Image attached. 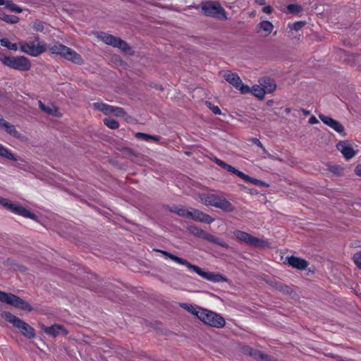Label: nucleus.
Wrapping results in <instances>:
<instances>
[{"instance_id":"nucleus-1","label":"nucleus","mask_w":361,"mask_h":361,"mask_svg":"<svg viewBox=\"0 0 361 361\" xmlns=\"http://www.w3.org/2000/svg\"><path fill=\"white\" fill-rule=\"evenodd\" d=\"M47 47L51 54L59 55L61 57L75 64L80 66L84 63V60L79 54L59 42L49 44Z\"/></svg>"},{"instance_id":"nucleus-2","label":"nucleus","mask_w":361,"mask_h":361,"mask_svg":"<svg viewBox=\"0 0 361 361\" xmlns=\"http://www.w3.org/2000/svg\"><path fill=\"white\" fill-rule=\"evenodd\" d=\"M1 316L26 338L32 339L36 336L35 330L32 326L10 312H2Z\"/></svg>"},{"instance_id":"nucleus-3","label":"nucleus","mask_w":361,"mask_h":361,"mask_svg":"<svg viewBox=\"0 0 361 361\" xmlns=\"http://www.w3.org/2000/svg\"><path fill=\"white\" fill-rule=\"evenodd\" d=\"M199 198L206 206H212L225 212H233L235 207L222 195L200 194Z\"/></svg>"},{"instance_id":"nucleus-4","label":"nucleus","mask_w":361,"mask_h":361,"mask_svg":"<svg viewBox=\"0 0 361 361\" xmlns=\"http://www.w3.org/2000/svg\"><path fill=\"white\" fill-rule=\"evenodd\" d=\"M1 63L16 71L27 72L31 69L32 64L30 59L24 56H6L1 54Z\"/></svg>"},{"instance_id":"nucleus-5","label":"nucleus","mask_w":361,"mask_h":361,"mask_svg":"<svg viewBox=\"0 0 361 361\" xmlns=\"http://www.w3.org/2000/svg\"><path fill=\"white\" fill-rule=\"evenodd\" d=\"M200 317V321L207 326L220 329L226 325V320L221 315L206 308L202 310Z\"/></svg>"},{"instance_id":"nucleus-6","label":"nucleus","mask_w":361,"mask_h":361,"mask_svg":"<svg viewBox=\"0 0 361 361\" xmlns=\"http://www.w3.org/2000/svg\"><path fill=\"white\" fill-rule=\"evenodd\" d=\"M201 9L205 16L214 18L219 20H226V12L219 3L214 4L210 1H204L201 4Z\"/></svg>"},{"instance_id":"nucleus-7","label":"nucleus","mask_w":361,"mask_h":361,"mask_svg":"<svg viewBox=\"0 0 361 361\" xmlns=\"http://www.w3.org/2000/svg\"><path fill=\"white\" fill-rule=\"evenodd\" d=\"M2 302L26 312H32L34 310L27 301L11 293L1 291Z\"/></svg>"},{"instance_id":"nucleus-8","label":"nucleus","mask_w":361,"mask_h":361,"mask_svg":"<svg viewBox=\"0 0 361 361\" xmlns=\"http://www.w3.org/2000/svg\"><path fill=\"white\" fill-rule=\"evenodd\" d=\"M188 230L190 233L193 234L194 235L200 237L211 243L218 245L226 249L229 248V245L224 240V239L216 237L214 235L206 232L205 231L202 230V228L197 226H188Z\"/></svg>"},{"instance_id":"nucleus-9","label":"nucleus","mask_w":361,"mask_h":361,"mask_svg":"<svg viewBox=\"0 0 361 361\" xmlns=\"http://www.w3.org/2000/svg\"><path fill=\"white\" fill-rule=\"evenodd\" d=\"M1 206L15 214L38 221V217L36 214L19 204L12 203L8 200L1 197Z\"/></svg>"},{"instance_id":"nucleus-10","label":"nucleus","mask_w":361,"mask_h":361,"mask_svg":"<svg viewBox=\"0 0 361 361\" xmlns=\"http://www.w3.org/2000/svg\"><path fill=\"white\" fill-rule=\"evenodd\" d=\"M188 269L192 270L195 273H197L199 276H202L204 279H206L208 281L212 282H223L228 281V279L225 277L220 273H214L210 271H204L202 269L199 267L197 265L192 264L191 263L188 265Z\"/></svg>"},{"instance_id":"nucleus-11","label":"nucleus","mask_w":361,"mask_h":361,"mask_svg":"<svg viewBox=\"0 0 361 361\" xmlns=\"http://www.w3.org/2000/svg\"><path fill=\"white\" fill-rule=\"evenodd\" d=\"M233 233L237 239L255 247H263L265 245V242L264 240L252 236L247 232L238 230Z\"/></svg>"},{"instance_id":"nucleus-12","label":"nucleus","mask_w":361,"mask_h":361,"mask_svg":"<svg viewBox=\"0 0 361 361\" xmlns=\"http://www.w3.org/2000/svg\"><path fill=\"white\" fill-rule=\"evenodd\" d=\"M20 51L32 56H37L46 51L44 44H35V42H20L19 43Z\"/></svg>"},{"instance_id":"nucleus-13","label":"nucleus","mask_w":361,"mask_h":361,"mask_svg":"<svg viewBox=\"0 0 361 361\" xmlns=\"http://www.w3.org/2000/svg\"><path fill=\"white\" fill-rule=\"evenodd\" d=\"M319 118L324 124L333 128L338 133L341 134L343 136L345 135L344 127L339 121L324 114H319Z\"/></svg>"},{"instance_id":"nucleus-14","label":"nucleus","mask_w":361,"mask_h":361,"mask_svg":"<svg viewBox=\"0 0 361 361\" xmlns=\"http://www.w3.org/2000/svg\"><path fill=\"white\" fill-rule=\"evenodd\" d=\"M284 264L298 270H304L309 266V262L306 259L293 255L287 257Z\"/></svg>"},{"instance_id":"nucleus-15","label":"nucleus","mask_w":361,"mask_h":361,"mask_svg":"<svg viewBox=\"0 0 361 361\" xmlns=\"http://www.w3.org/2000/svg\"><path fill=\"white\" fill-rule=\"evenodd\" d=\"M1 128H4L8 134L12 135L13 137L22 142H27L28 140L27 137L20 133L18 131L16 130V127L13 124L8 123V121H6L2 118Z\"/></svg>"},{"instance_id":"nucleus-16","label":"nucleus","mask_w":361,"mask_h":361,"mask_svg":"<svg viewBox=\"0 0 361 361\" xmlns=\"http://www.w3.org/2000/svg\"><path fill=\"white\" fill-rule=\"evenodd\" d=\"M190 209L191 210L192 214V216H190V219L208 224H212L214 221V219L210 215L205 214L199 209L192 207H190Z\"/></svg>"},{"instance_id":"nucleus-17","label":"nucleus","mask_w":361,"mask_h":361,"mask_svg":"<svg viewBox=\"0 0 361 361\" xmlns=\"http://www.w3.org/2000/svg\"><path fill=\"white\" fill-rule=\"evenodd\" d=\"M336 148L339 150L346 159H350L355 155V151L349 144L348 140L340 141L336 145Z\"/></svg>"},{"instance_id":"nucleus-18","label":"nucleus","mask_w":361,"mask_h":361,"mask_svg":"<svg viewBox=\"0 0 361 361\" xmlns=\"http://www.w3.org/2000/svg\"><path fill=\"white\" fill-rule=\"evenodd\" d=\"M270 285L276 290L281 292L285 295H290L293 298L296 295L295 291H294L293 289L288 285H285L277 281H271Z\"/></svg>"},{"instance_id":"nucleus-19","label":"nucleus","mask_w":361,"mask_h":361,"mask_svg":"<svg viewBox=\"0 0 361 361\" xmlns=\"http://www.w3.org/2000/svg\"><path fill=\"white\" fill-rule=\"evenodd\" d=\"M99 37L105 44L111 45L115 48L117 47L118 44L119 43L120 39H121L120 37L114 36L112 35L104 32H100Z\"/></svg>"},{"instance_id":"nucleus-20","label":"nucleus","mask_w":361,"mask_h":361,"mask_svg":"<svg viewBox=\"0 0 361 361\" xmlns=\"http://www.w3.org/2000/svg\"><path fill=\"white\" fill-rule=\"evenodd\" d=\"M259 84L265 89L266 92L271 93L276 88L275 80L269 77H264L259 80Z\"/></svg>"},{"instance_id":"nucleus-21","label":"nucleus","mask_w":361,"mask_h":361,"mask_svg":"<svg viewBox=\"0 0 361 361\" xmlns=\"http://www.w3.org/2000/svg\"><path fill=\"white\" fill-rule=\"evenodd\" d=\"M169 212L176 214L180 216L190 219L192 216L191 210H188L185 207H179L177 205H173L172 207H167Z\"/></svg>"},{"instance_id":"nucleus-22","label":"nucleus","mask_w":361,"mask_h":361,"mask_svg":"<svg viewBox=\"0 0 361 361\" xmlns=\"http://www.w3.org/2000/svg\"><path fill=\"white\" fill-rule=\"evenodd\" d=\"M154 251L157 252H161L164 256L171 259L173 261H175L178 264L185 265L187 267H188L190 262L183 258H180L175 255H173L171 252H169L164 251V250H159V249H154Z\"/></svg>"},{"instance_id":"nucleus-23","label":"nucleus","mask_w":361,"mask_h":361,"mask_svg":"<svg viewBox=\"0 0 361 361\" xmlns=\"http://www.w3.org/2000/svg\"><path fill=\"white\" fill-rule=\"evenodd\" d=\"M224 78L228 82L235 88L238 87L239 85H240L241 79L236 73H232L231 71H228L224 75Z\"/></svg>"},{"instance_id":"nucleus-24","label":"nucleus","mask_w":361,"mask_h":361,"mask_svg":"<svg viewBox=\"0 0 361 361\" xmlns=\"http://www.w3.org/2000/svg\"><path fill=\"white\" fill-rule=\"evenodd\" d=\"M180 306L184 308L185 310H187L188 312L191 313L192 314L195 315L200 320L201 319L200 314L202 313V310H204L203 307L197 306V307H195L189 303H183L180 305Z\"/></svg>"},{"instance_id":"nucleus-25","label":"nucleus","mask_w":361,"mask_h":361,"mask_svg":"<svg viewBox=\"0 0 361 361\" xmlns=\"http://www.w3.org/2000/svg\"><path fill=\"white\" fill-rule=\"evenodd\" d=\"M41 328L44 333L56 338L60 333L61 325L54 324L51 326H46L45 325L42 324Z\"/></svg>"},{"instance_id":"nucleus-26","label":"nucleus","mask_w":361,"mask_h":361,"mask_svg":"<svg viewBox=\"0 0 361 361\" xmlns=\"http://www.w3.org/2000/svg\"><path fill=\"white\" fill-rule=\"evenodd\" d=\"M93 105L95 109L102 112L105 115H110L113 114V106H110L102 102H95Z\"/></svg>"},{"instance_id":"nucleus-27","label":"nucleus","mask_w":361,"mask_h":361,"mask_svg":"<svg viewBox=\"0 0 361 361\" xmlns=\"http://www.w3.org/2000/svg\"><path fill=\"white\" fill-rule=\"evenodd\" d=\"M4 264L6 267H7L10 269H13V270L18 269L21 272H25L27 271V268L25 266L20 264L18 263H16L13 259H10V258L7 259V260H6L4 262Z\"/></svg>"},{"instance_id":"nucleus-28","label":"nucleus","mask_w":361,"mask_h":361,"mask_svg":"<svg viewBox=\"0 0 361 361\" xmlns=\"http://www.w3.org/2000/svg\"><path fill=\"white\" fill-rule=\"evenodd\" d=\"M39 109L45 112L46 114L51 116H58V108L51 104L50 106L45 105L42 101H39Z\"/></svg>"},{"instance_id":"nucleus-29","label":"nucleus","mask_w":361,"mask_h":361,"mask_svg":"<svg viewBox=\"0 0 361 361\" xmlns=\"http://www.w3.org/2000/svg\"><path fill=\"white\" fill-rule=\"evenodd\" d=\"M1 6H4L5 8L9 10L11 12L21 13L23 9L18 6L16 5L11 0H1Z\"/></svg>"},{"instance_id":"nucleus-30","label":"nucleus","mask_w":361,"mask_h":361,"mask_svg":"<svg viewBox=\"0 0 361 361\" xmlns=\"http://www.w3.org/2000/svg\"><path fill=\"white\" fill-rule=\"evenodd\" d=\"M116 48L119 49L123 52L130 56H133L135 54V51L133 49V48L126 41L123 40L122 39H120V42L118 44Z\"/></svg>"},{"instance_id":"nucleus-31","label":"nucleus","mask_w":361,"mask_h":361,"mask_svg":"<svg viewBox=\"0 0 361 361\" xmlns=\"http://www.w3.org/2000/svg\"><path fill=\"white\" fill-rule=\"evenodd\" d=\"M250 92L259 100H262L264 98L266 90L264 88L261 87L259 85H255L251 88Z\"/></svg>"},{"instance_id":"nucleus-32","label":"nucleus","mask_w":361,"mask_h":361,"mask_svg":"<svg viewBox=\"0 0 361 361\" xmlns=\"http://www.w3.org/2000/svg\"><path fill=\"white\" fill-rule=\"evenodd\" d=\"M241 178L243 179L245 181H247V182H250L254 185H260V186H263V187H269V183H267L261 180H259V179H257V178H252L247 175H246L245 173H243V176H241Z\"/></svg>"},{"instance_id":"nucleus-33","label":"nucleus","mask_w":361,"mask_h":361,"mask_svg":"<svg viewBox=\"0 0 361 361\" xmlns=\"http://www.w3.org/2000/svg\"><path fill=\"white\" fill-rule=\"evenodd\" d=\"M257 27L264 31L266 32V35H269L274 28L273 24L269 20H263L260 22L257 25Z\"/></svg>"},{"instance_id":"nucleus-34","label":"nucleus","mask_w":361,"mask_h":361,"mask_svg":"<svg viewBox=\"0 0 361 361\" xmlns=\"http://www.w3.org/2000/svg\"><path fill=\"white\" fill-rule=\"evenodd\" d=\"M1 20L9 24H16L19 22L20 18L16 16L8 15L1 12Z\"/></svg>"},{"instance_id":"nucleus-35","label":"nucleus","mask_w":361,"mask_h":361,"mask_svg":"<svg viewBox=\"0 0 361 361\" xmlns=\"http://www.w3.org/2000/svg\"><path fill=\"white\" fill-rule=\"evenodd\" d=\"M104 124L109 128L115 130L119 128V123L111 118H106L103 120Z\"/></svg>"},{"instance_id":"nucleus-36","label":"nucleus","mask_w":361,"mask_h":361,"mask_svg":"<svg viewBox=\"0 0 361 361\" xmlns=\"http://www.w3.org/2000/svg\"><path fill=\"white\" fill-rule=\"evenodd\" d=\"M328 169L329 171H331L332 173L338 176H341L343 174V168L340 165H330L328 164Z\"/></svg>"},{"instance_id":"nucleus-37","label":"nucleus","mask_w":361,"mask_h":361,"mask_svg":"<svg viewBox=\"0 0 361 361\" xmlns=\"http://www.w3.org/2000/svg\"><path fill=\"white\" fill-rule=\"evenodd\" d=\"M241 350L244 354L249 355L250 357L255 359L257 357V355L259 352V350L253 349L249 345H243L241 348Z\"/></svg>"},{"instance_id":"nucleus-38","label":"nucleus","mask_w":361,"mask_h":361,"mask_svg":"<svg viewBox=\"0 0 361 361\" xmlns=\"http://www.w3.org/2000/svg\"><path fill=\"white\" fill-rule=\"evenodd\" d=\"M1 157H5L8 159L13 161L18 160V159L15 157V155L13 153H11L10 150H8L6 147H4L3 146H1Z\"/></svg>"},{"instance_id":"nucleus-39","label":"nucleus","mask_w":361,"mask_h":361,"mask_svg":"<svg viewBox=\"0 0 361 361\" xmlns=\"http://www.w3.org/2000/svg\"><path fill=\"white\" fill-rule=\"evenodd\" d=\"M1 46L13 51H16L18 49L17 44L16 43H11L7 38H1Z\"/></svg>"},{"instance_id":"nucleus-40","label":"nucleus","mask_w":361,"mask_h":361,"mask_svg":"<svg viewBox=\"0 0 361 361\" xmlns=\"http://www.w3.org/2000/svg\"><path fill=\"white\" fill-rule=\"evenodd\" d=\"M223 169H226V171H228L232 173H234L235 175H236L237 176H238L240 178H241V176H243V172L239 171L238 169H235L233 166H231L228 164H226V163L225 164Z\"/></svg>"},{"instance_id":"nucleus-41","label":"nucleus","mask_w":361,"mask_h":361,"mask_svg":"<svg viewBox=\"0 0 361 361\" xmlns=\"http://www.w3.org/2000/svg\"><path fill=\"white\" fill-rule=\"evenodd\" d=\"M287 10L290 13H298L302 11L300 5L291 4L287 6Z\"/></svg>"},{"instance_id":"nucleus-42","label":"nucleus","mask_w":361,"mask_h":361,"mask_svg":"<svg viewBox=\"0 0 361 361\" xmlns=\"http://www.w3.org/2000/svg\"><path fill=\"white\" fill-rule=\"evenodd\" d=\"M274 358V357H273L272 356L265 354L259 350L257 355V357H255V360L259 361H272Z\"/></svg>"},{"instance_id":"nucleus-43","label":"nucleus","mask_w":361,"mask_h":361,"mask_svg":"<svg viewBox=\"0 0 361 361\" xmlns=\"http://www.w3.org/2000/svg\"><path fill=\"white\" fill-rule=\"evenodd\" d=\"M113 114H114L116 116L119 117H124L125 116L127 115V113L123 108L118 106H114Z\"/></svg>"},{"instance_id":"nucleus-44","label":"nucleus","mask_w":361,"mask_h":361,"mask_svg":"<svg viewBox=\"0 0 361 361\" xmlns=\"http://www.w3.org/2000/svg\"><path fill=\"white\" fill-rule=\"evenodd\" d=\"M305 23H306L305 21H296L293 24L289 25L288 26L291 30L298 31L305 26Z\"/></svg>"},{"instance_id":"nucleus-45","label":"nucleus","mask_w":361,"mask_h":361,"mask_svg":"<svg viewBox=\"0 0 361 361\" xmlns=\"http://www.w3.org/2000/svg\"><path fill=\"white\" fill-rule=\"evenodd\" d=\"M206 105L216 115L221 114V109L217 106H214L212 102L207 101Z\"/></svg>"},{"instance_id":"nucleus-46","label":"nucleus","mask_w":361,"mask_h":361,"mask_svg":"<svg viewBox=\"0 0 361 361\" xmlns=\"http://www.w3.org/2000/svg\"><path fill=\"white\" fill-rule=\"evenodd\" d=\"M236 89L240 90L241 94H247L251 92V88L248 85L243 84L242 81Z\"/></svg>"},{"instance_id":"nucleus-47","label":"nucleus","mask_w":361,"mask_h":361,"mask_svg":"<svg viewBox=\"0 0 361 361\" xmlns=\"http://www.w3.org/2000/svg\"><path fill=\"white\" fill-rule=\"evenodd\" d=\"M135 136L137 139H142L145 141L149 140L151 137V135L140 132L136 133Z\"/></svg>"},{"instance_id":"nucleus-48","label":"nucleus","mask_w":361,"mask_h":361,"mask_svg":"<svg viewBox=\"0 0 361 361\" xmlns=\"http://www.w3.org/2000/svg\"><path fill=\"white\" fill-rule=\"evenodd\" d=\"M353 260L357 267L361 269V251L354 254Z\"/></svg>"},{"instance_id":"nucleus-49","label":"nucleus","mask_w":361,"mask_h":361,"mask_svg":"<svg viewBox=\"0 0 361 361\" xmlns=\"http://www.w3.org/2000/svg\"><path fill=\"white\" fill-rule=\"evenodd\" d=\"M3 99H5L8 102L13 103L14 101V97L13 94L11 92H7L5 94H3V93L1 92V101Z\"/></svg>"},{"instance_id":"nucleus-50","label":"nucleus","mask_w":361,"mask_h":361,"mask_svg":"<svg viewBox=\"0 0 361 361\" xmlns=\"http://www.w3.org/2000/svg\"><path fill=\"white\" fill-rule=\"evenodd\" d=\"M251 141L253 144L256 145L257 146L262 148L264 151H265V148L264 147L263 145L262 144V142L259 141V139H257L256 137H252L251 139Z\"/></svg>"},{"instance_id":"nucleus-51","label":"nucleus","mask_w":361,"mask_h":361,"mask_svg":"<svg viewBox=\"0 0 361 361\" xmlns=\"http://www.w3.org/2000/svg\"><path fill=\"white\" fill-rule=\"evenodd\" d=\"M121 151L125 152L126 155L135 156V153L134 152V151L129 147H123Z\"/></svg>"},{"instance_id":"nucleus-52","label":"nucleus","mask_w":361,"mask_h":361,"mask_svg":"<svg viewBox=\"0 0 361 361\" xmlns=\"http://www.w3.org/2000/svg\"><path fill=\"white\" fill-rule=\"evenodd\" d=\"M34 27L35 29L37 30V31H43L44 30V25H42V23L40 22H38V23H35L34 24Z\"/></svg>"},{"instance_id":"nucleus-53","label":"nucleus","mask_w":361,"mask_h":361,"mask_svg":"<svg viewBox=\"0 0 361 361\" xmlns=\"http://www.w3.org/2000/svg\"><path fill=\"white\" fill-rule=\"evenodd\" d=\"M262 11L267 14H271L273 12V8L270 6H266L262 8Z\"/></svg>"},{"instance_id":"nucleus-54","label":"nucleus","mask_w":361,"mask_h":361,"mask_svg":"<svg viewBox=\"0 0 361 361\" xmlns=\"http://www.w3.org/2000/svg\"><path fill=\"white\" fill-rule=\"evenodd\" d=\"M355 173L361 177V164H358L355 168Z\"/></svg>"},{"instance_id":"nucleus-55","label":"nucleus","mask_w":361,"mask_h":361,"mask_svg":"<svg viewBox=\"0 0 361 361\" xmlns=\"http://www.w3.org/2000/svg\"><path fill=\"white\" fill-rule=\"evenodd\" d=\"M214 161L218 164L219 166H221L222 168L224 166L226 162L223 161L222 160L218 159V158H214Z\"/></svg>"},{"instance_id":"nucleus-56","label":"nucleus","mask_w":361,"mask_h":361,"mask_svg":"<svg viewBox=\"0 0 361 361\" xmlns=\"http://www.w3.org/2000/svg\"><path fill=\"white\" fill-rule=\"evenodd\" d=\"M319 123L318 119L315 116H314L310 117V119H309V123L310 124H316V123Z\"/></svg>"},{"instance_id":"nucleus-57","label":"nucleus","mask_w":361,"mask_h":361,"mask_svg":"<svg viewBox=\"0 0 361 361\" xmlns=\"http://www.w3.org/2000/svg\"><path fill=\"white\" fill-rule=\"evenodd\" d=\"M60 331L64 335L66 336L68 334V331L63 326L61 325Z\"/></svg>"},{"instance_id":"nucleus-58","label":"nucleus","mask_w":361,"mask_h":361,"mask_svg":"<svg viewBox=\"0 0 361 361\" xmlns=\"http://www.w3.org/2000/svg\"><path fill=\"white\" fill-rule=\"evenodd\" d=\"M150 140H153L154 141L158 142L160 140V137L157 135H151Z\"/></svg>"},{"instance_id":"nucleus-59","label":"nucleus","mask_w":361,"mask_h":361,"mask_svg":"<svg viewBox=\"0 0 361 361\" xmlns=\"http://www.w3.org/2000/svg\"><path fill=\"white\" fill-rule=\"evenodd\" d=\"M255 2L259 5H264L265 4V0H255Z\"/></svg>"},{"instance_id":"nucleus-60","label":"nucleus","mask_w":361,"mask_h":361,"mask_svg":"<svg viewBox=\"0 0 361 361\" xmlns=\"http://www.w3.org/2000/svg\"><path fill=\"white\" fill-rule=\"evenodd\" d=\"M325 355H326V357H331V358H337V357H338V355H334V354H333V353H327V354H325Z\"/></svg>"},{"instance_id":"nucleus-61","label":"nucleus","mask_w":361,"mask_h":361,"mask_svg":"<svg viewBox=\"0 0 361 361\" xmlns=\"http://www.w3.org/2000/svg\"><path fill=\"white\" fill-rule=\"evenodd\" d=\"M300 110L305 116H307V115L310 114V111L307 109H301Z\"/></svg>"},{"instance_id":"nucleus-62","label":"nucleus","mask_w":361,"mask_h":361,"mask_svg":"<svg viewBox=\"0 0 361 361\" xmlns=\"http://www.w3.org/2000/svg\"><path fill=\"white\" fill-rule=\"evenodd\" d=\"M274 104V100L273 99H269L267 102V105L268 106H271L272 105Z\"/></svg>"},{"instance_id":"nucleus-63","label":"nucleus","mask_w":361,"mask_h":361,"mask_svg":"<svg viewBox=\"0 0 361 361\" xmlns=\"http://www.w3.org/2000/svg\"><path fill=\"white\" fill-rule=\"evenodd\" d=\"M154 87L156 89L159 90H161V91H162V90H164V88L162 87V86H161V85H155Z\"/></svg>"},{"instance_id":"nucleus-64","label":"nucleus","mask_w":361,"mask_h":361,"mask_svg":"<svg viewBox=\"0 0 361 361\" xmlns=\"http://www.w3.org/2000/svg\"><path fill=\"white\" fill-rule=\"evenodd\" d=\"M250 193L251 195H255V194H257V191L255 190H254V189H250Z\"/></svg>"}]
</instances>
